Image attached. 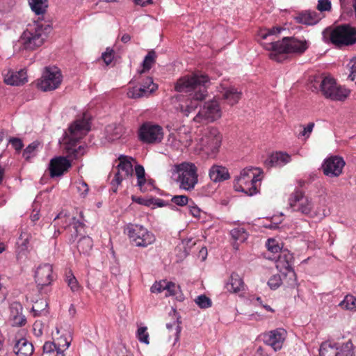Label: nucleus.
<instances>
[{
  "label": "nucleus",
  "instance_id": "56",
  "mask_svg": "<svg viewBox=\"0 0 356 356\" xmlns=\"http://www.w3.org/2000/svg\"><path fill=\"white\" fill-rule=\"evenodd\" d=\"M132 200L134 202H137L141 205L149 207L152 205V198L150 199H144L142 197H137L135 196H132Z\"/></svg>",
  "mask_w": 356,
  "mask_h": 356
},
{
  "label": "nucleus",
  "instance_id": "28",
  "mask_svg": "<svg viewBox=\"0 0 356 356\" xmlns=\"http://www.w3.org/2000/svg\"><path fill=\"white\" fill-rule=\"evenodd\" d=\"M131 157H129L125 155H120L118 157L119 163L117 165V168L119 170L124 172V177H128L133 175L134 170L133 165L131 162Z\"/></svg>",
  "mask_w": 356,
  "mask_h": 356
},
{
  "label": "nucleus",
  "instance_id": "36",
  "mask_svg": "<svg viewBox=\"0 0 356 356\" xmlns=\"http://www.w3.org/2000/svg\"><path fill=\"white\" fill-rule=\"evenodd\" d=\"M135 173L137 177V186L143 191L142 188L146 183L145 168L142 165L137 164L135 166Z\"/></svg>",
  "mask_w": 356,
  "mask_h": 356
},
{
  "label": "nucleus",
  "instance_id": "45",
  "mask_svg": "<svg viewBox=\"0 0 356 356\" xmlns=\"http://www.w3.org/2000/svg\"><path fill=\"white\" fill-rule=\"evenodd\" d=\"M266 247L268 251L274 254H280V251L282 250L277 241L273 238L268 239L266 242Z\"/></svg>",
  "mask_w": 356,
  "mask_h": 356
},
{
  "label": "nucleus",
  "instance_id": "19",
  "mask_svg": "<svg viewBox=\"0 0 356 356\" xmlns=\"http://www.w3.org/2000/svg\"><path fill=\"white\" fill-rule=\"evenodd\" d=\"M72 164L69 159L64 156H58L50 161L49 170L51 177L63 175L71 168Z\"/></svg>",
  "mask_w": 356,
  "mask_h": 356
},
{
  "label": "nucleus",
  "instance_id": "37",
  "mask_svg": "<svg viewBox=\"0 0 356 356\" xmlns=\"http://www.w3.org/2000/svg\"><path fill=\"white\" fill-rule=\"evenodd\" d=\"M339 305L346 310H356V298L352 295H347Z\"/></svg>",
  "mask_w": 356,
  "mask_h": 356
},
{
  "label": "nucleus",
  "instance_id": "10",
  "mask_svg": "<svg viewBox=\"0 0 356 356\" xmlns=\"http://www.w3.org/2000/svg\"><path fill=\"white\" fill-rule=\"evenodd\" d=\"M289 204L293 211L312 216L314 204L312 199L305 196L302 191L296 188L289 198Z\"/></svg>",
  "mask_w": 356,
  "mask_h": 356
},
{
  "label": "nucleus",
  "instance_id": "33",
  "mask_svg": "<svg viewBox=\"0 0 356 356\" xmlns=\"http://www.w3.org/2000/svg\"><path fill=\"white\" fill-rule=\"evenodd\" d=\"M165 290L168 292L166 296H175V298L178 301H183L184 299V295L181 292L180 286L177 285L175 283L172 282H167V284L165 286Z\"/></svg>",
  "mask_w": 356,
  "mask_h": 356
},
{
  "label": "nucleus",
  "instance_id": "5",
  "mask_svg": "<svg viewBox=\"0 0 356 356\" xmlns=\"http://www.w3.org/2000/svg\"><path fill=\"white\" fill-rule=\"evenodd\" d=\"M323 36L337 47L350 46L356 43V29L346 24L328 27L323 31Z\"/></svg>",
  "mask_w": 356,
  "mask_h": 356
},
{
  "label": "nucleus",
  "instance_id": "6",
  "mask_svg": "<svg viewBox=\"0 0 356 356\" xmlns=\"http://www.w3.org/2000/svg\"><path fill=\"white\" fill-rule=\"evenodd\" d=\"M174 172L178 175L176 182L179 188L191 191L198 182L197 166L191 162H182L174 166Z\"/></svg>",
  "mask_w": 356,
  "mask_h": 356
},
{
  "label": "nucleus",
  "instance_id": "62",
  "mask_svg": "<svg viewBox=\"0 0 356 356\" xmlns=\"http://www.w3.org/2000/svg\"><path fill=\"white\" fill-rule=\"evenodd\" d=\"M26 322V318L22 314L19 315L18 319L15 321V324L19 326H22V325H25Z\"/></svg>",
  "mask_w": 356,
  "mask_h": 356
},
{
  "label": "nucleus",
  "instance_id": "47",
  "mask_svg": "<svg viewBox=\"0 0 356 356\" xmlns=\"http://www.w3.org/2000/svg\"><path fill=\"white\" fill-rule=\"evenodd\" d=\"M138 339L140 342L149 344V334L147 332L146 327H140L138 330Z\"/></svg>",
  "mask_w": 356,
  "mask_h": 356
},
{
  "label": "nucleus",
  "instance_id": "30",
  "mask_svg": "<svg viewBox=\"0 0 356 356\" xmlns=\"http://www.w3.org/2000/svg\"><path fill=\"white\" fill-rule=\"evenodd\" d=\"M234 188L236 191L243 192L249 196H252L257 193L256 186H250L249 185H245L244 181L238 180V177H236L234 181Z\"/></svg>",
  "mask_w": 356,
  "mask_h": 356
},
{
  "label": "nucleus",
  "instance_id": "2",
  "mask_svg": "<svg viewBox=\"0 0 356 356\" xmlns=\"http://www.w3.org/2000/svg\"><path fill=\"white\" fill-rule=\"evenodd\" d=\"M264 48L270 51L269 58L278 63L286 58V54H303L309 48V42L296 37H284L281 40L265 43Z\"/></svg>",
  "mask_w": 356,
  "mask_h": 356
},
{
  "label": "nucleus",
  "instance_id": "23",
  "mask_svg": "<svg viewBox=\"0 0 356 356\" xmlns=\"http://www.w3.org/2000/svg\"><path fill=\"white\" fill-rule=\"evenodd\" d=\"M13 350L17 356H31L34 348L32 343L22 337L16 339Z\"/></svg>",
  "mask_w": 356,
  "mask_h": 356
},
{
  "label": "nucleus",
  "instance_id": "9",
  "mask_svg": "<svg viewBox=\"0 0 356 356\" xmlns=\"http://www.w3.org/2000/svg\"><path fill=\"white\" fill-rule=\"evenodd\" d=\"M269 259H275L276 267L285 276H289V285L294 286L296 285V274L292 267L294 261V257L287 249L280 251L277 256L274 258L268 257Z\"/></svg>",
  "mask_w": 356,
  "mask_h": 356
},
{
  "label": "nucleus",
  "instance_id": "59",
  "mask_svg": "<svg viewBox=\"0 0 356 356\" xmlns=\"http://www.w3.org/2000/svg\"><path fill=\"white\" fill-rule=\"evenodd\" d=\"M348 66L350 68V74L348 77L351 79L356 74V58L352 59L350 61Z\"/></svg>",
  "mask_w": 356,
  "mask_h": 356
},
{
  "label": "nucleus",
  "instance_id": "20",
  "mask_svg": "<svg viewBox=\"0 0 356 356\" xmlns=\"http://www.w3.org/2000/svg\"><path fill=\"white\" fill-rule=\"evenodd\" d=\"M52 266L49 264L39 266L35 272V281L38 287L41 290L52 282Z\"/></svg>",
  "mask_w": 356,
  "mask_h": 356
},
{
  "label": "nucleus",
  "instance_id": "61",
  "mask_svg": "<svg viewBox=\"0 0 356 356\" xmlns=\"http://www.w3.org/2000/svg\"><path fill=\"white\" fill-rule=\"evenodd\" d=\"M189 212L191 213V214L193 216H194L195 218L200 217V209L196 205H195V206L189 205Z\"/></svg>",
  "mask_w": 356,
  "mask_h": 356
},
{
  "label": "nucleus",
  "instance_id": "13",
  "mask_svg": "<svg viewBox=\"0 0 356 356\" xmlns=\"http://www.w3.org/2000/svg\"><path fill=\"white\" fill-rule=\"evenodd\" d=\"M221 116V110L216 101L205 102L203 107L200 108L198 113L195 116L193 120L195 122H211Z\"/></svg>",
  "mask_w": 356,
  "mask_h": 356
},
{
  "label": "nucleus",
  "instance_id": "8",
  "mask_svg": "<svg viewBox=\"0 0 356 356\" xmlns=\"http://www.w3.org/2000/svg\"><path fill=\"white\" fill-rule=\"evenodd\" d=\"M320 90L325 98L334 101H343L350 94L348 89L338 85L335 79L330 76L321 78Z\"/></svg>",
  "mask_w": 356,
  "mask_h": 356
},
{
  "label": "nucleus",
  "instance_id": "49",
  "mask_svg": "<svg viewBox=\"0 0 356 356\" xmlns=\"http://www.w3.org/2000/svg\"><path fill=\"white\" fill-rule=\"evenodd\" d=\"M167 284L166 280H161L156 282L151 287L150 290L152 293H161L165 290V286Z\"/></svg>",
  "mask_w": 356,
  "mask_h": 356
},
{
  "label": "nucleus",
  "instance_id": "50",
  "mask_svg": "<svg viewBox=\"0 0 356 356\" xmlns=\"http://www.w3.org/2000/svg\"><path fill=\"white\" fill-rule=\"evenodd\" d=\"M113 50L109 48H107L106 51L102 54V58L106 65H108L113 60Z\"/></svg>",
  "mask_w": 356,
  "mask_h": 356
},
{
  "label": "nucleus",
  "instance_id": "16",
  "mask_svg": "<svg viewBox=\"0 0 356 356\" xmlns=\"http://www.w3.org/2000/svg\"><path fill=\"white\" fill-rule=\"evenodd\" d=\"M222 139V134L217 128L209 127L201 138V143L203 147L216 152L221 145Z\"/></svg>",
  "mask_w": 356,
  "mask_h": 356
},
{
  "label": "nucleus",
  "instance_id": "21",
  "mask_svg": "<svg viewBox=\"0 0 356 356\" xmlns=\"http://www.w3.org/2000/svg\"><path fill=\"white\" fill-rule=\"evenodd\" d=\"M26 72L24 70L19 71L9 70L4 74V82L10 86H20L27 82Z\"/></svg>",
  "mask_w": 356,
  "mask_h": 356
},
{
  "label": "nucleus",
  "instance_id": "53",
  "mask_svg": "<svg viewBox=\"0 0 356 356\" xmlns=\"http://www.w3.org/2000/svg\"><path fill=\"white\" fill-rule=\"evenodd\" d=\"M58 348H60L59 346H57V345L54 342L47 341L43 345V351L47 353H50L54 352V350L56 351V349Z\"/></svg>",
  "mask_w": 356,
  "mask_h": 356
},
{
  "label": "nucleus",
  "instance_id": "64",
  "mask_svg": "<svg viewBox=\"0 0 356 356\" xmlns=\"http://www.w3.org/2000/svg\"><path fill=\"white\" fill-rule=\"evenodd\" d=\"M134 1L136 5H139L142 7L151 4L150 3H147L146 0H134Z\"/></svg>",
  "mask_w": 356,
  "mask_h": 356
},
{
  "label": "nucleus",
  "instance_id": "57",
  "mask_svg": "<svg viewBox=\"0 0 356 356\" xmlns=\"http://www.w3.org/2000/svg\"><path fill=\"white\" fill-rule=\"evenodd\" d=\"M77 190L81 193V195H86L89 191L88 184L84 181H81L77 186Z\"/></svg>",
  "mask_w": 356,
  "mask_h": 356
},
{
  "label": "nucleus",
  "instance_id": "39",
  "mask_svg": "<svg viewBox=\"0 0 356 356\" xmlns=\"http://www.w3.org/2000/svg\"><path fill=\"white\" fill-rule=\"evenodd\" d=\"M282 31H285V29L281 26H274L270 29H266L261 31L260 36L262 39H266L268 37L271 35H277Z\"/></svg>",
  "mask_w": 356,
  "mask_h": 356
},
{
  "label": "nucleus",
  "instance_id": "26",
  "mask_svg": "<svg viewBox=\"0 0 356 356\" xmlns=\"http://www.w3.org/2000/svg\"><path fill=\"white\" fill-rule=\"evenodd\" d=\"M220 92L226 102L232 106L237 104L242 95L241 91L234 87L223 88Z\"/></svg>",
  "mask_w": 356,
  "mask_h": 356
},
{
  "label": "nucleus",
  "instance_id": "35",
  "mask_svg": "<svg viewBox=\"0 0 356 356\" xmlns=\"http://www.w3.org/2000/svg\"><path fill=\"white\" fill-rule=\"evenodd\" d=\"M230 234L233 239L240 243L244 242L248 236L246 230L243 227H236L231 230Z\"/></svg>",
  "mask_w": 356,
  "mask_h": 356
},
{
  "label": "nucleus",
  "instance_id": "54",
  "mask_svg": "<svg viewBox=\"0 0 356 356\" xmlns=\"http://www.w3.org/2000/svg\"><path fill=\"white\" fill-rule=\"evenodd\" d=\"M9 143L17 152L20 151L23 147V143L19 138H12L10 139Z\"/></svg>",
  "mask_w": 356,
  "mask_h": 356
},
{
  "label": "nucleus",
  "instance_id": "52",
  "mask_svg": "<svg viewBox=\"0 0 356 356\" xmlns=\"http://www.w3.org/2000/svg\"><path fill=\"white\" fill-rule=\"evenodd\" d=\"M67 284L72 292H76L79 289V283L74 275L67 278Z\"/></svg>",
  "mask_w": 356,
  "mask_h": 356
},
{
  "label": "nucleus",
  "instance_id": "18",
  "mask_svg": "<svg viewBox=\"0 0 356 356\" xmlns=\"http://www.w3.org/2000/svg\"><path fill=\"white\" fill-rule=\"evenodd\" d=\"M286 336V331L284 329L277 328L264 334L263 340L276 351L282 348Z\"/></svg>",
  "mask_w": 356,
  "mask_h": 356
},
{
  "label": "nucleus",
  "instance_id": "27",
  "mask_svg": "<svg viewBox=\"0 0 356 356\" xmlns=\"http://www.w3.org/2000/svg\"><path fill=\"white\" fill-rule=\"evenodd\" d=\"M258 170L257 168H250L243 169L238 176V180L244 181L245 185H249L250 186H256V183L260 181L259 175H257L254 172Z\"/></svg>",
  "mask_w": 356,
  "mask_h": 356
},
{
  "label": "nucleus",
  "instance_id": "4",
  "mask_svg": "<svg viewBox=\"0 0 356 356\" xmlns=\"http://www.w3.org/2000/svg\"><path fill=\"white\" fill-rule=\"evenodd\" d=\"M90 130V122L89 120L83 118L76 120L68 128L69 140L67 145V152L68 155L77 159L83 155V147L79 145L76 147V143L84 135Z\"/></svg>",
  "mask_w": 356,
  "mask_h": 356
},
{
  "label": "nucleus",
  "instance_id": "41",
  "mask_svg": "<svg viewBox=\"0 0 356 356\" xmlns=\"http://www.w3.org/2000/svg\"><path fill=\"white\" fill-rule=\"evenodd\" d=\"M195 302L202 309H207L212 305L211 299L205 295L198 296L195 298Z\"/></svg>",
  "mask_w": 356,
  "mask_h": 356
},
{
  "label": "nucleus",
  "instance_id": "25",
  "mask_svg": "<svg viewBox=\"0 0 356 356\" xmlns=\"http://www.w3.org/2000/svg\"><path fill=\"white\" fill-rule=\"evenodd\" d=\"M291 161V156L281 152L272 154L265 161V165L268 167L282 166Z\"/></svg>",
  "mask_w": 356,
  "mask_h": 356
},
{
  "label": "nucleus",
  "instance_id": "22",
  "mask_svg": "<svg viewBox=\"0 0 356 356\" xmlns=\"http://www.w3.org/2000/svg\"><path fill=\"white\" fill-rule=\"evenodd\" d=\"M209 176L215 183L224 181L230 177L227 168L220 165H213L209 170Z\"/></svg>",
  "mask_w": 356,
  "mask_h": 356
},
{
  "label": "nucleus",
  "instance_id": "7",
  "mask_svg": "<svg viewBox=\"0 0 356 356\" xmlns=\"http://www.w3.org/2000/svg\"><path fill=\"white\" fill-rule=\"evenodd\" d=\"M124 232L137 247L146 248L156 240L155 236L152 232L138 224H128L124 229Z\"/></svg>",
  "mask_w": 356,
  "mask_h": 356
},
{
  "label": "nucleus",
  "instance_id": "15",
  "mask_svg": "<svg viewBox=\"0 0 356 356\" xmlns=\"http://www.w3.org/2000/svg\"><path fill=\"white\" fill-rule=\"evenodd\" d=\"M163 138V129L159 125L144 124L139 129V138L146 143H160Z\"/></svg>",
  "mask_w": 356,
  "mask_h": 356
},
{
  "label": "nucleus",
  "instance_id": "29",
  "mask_svg": "<svg viewBox=\"0 0 356 356\" xmlns=\"http://www.w3.org/2000/svg\"><path fill=\"white\" fill-rule=\"evenodd\" d=\"M243 288V282L239 275L233 273L229 282L226 284V289L229 292L237 293Z\"/></svg>",
  "mask_w": 356,
  "mask_h": 356
},
{
  "label": "nucleus",
  "instance_id": "43",
  "mask_svg": "<svg viewBox=\"0 0 356 356\" xmlns=\"http://www.w3.org/2000/svg\"><path fill=\"white\" fill-rule=\"evenodd\" d=\"M39 143L33 142L29 145L23 152V157L26 160H29L30 158L34 156V152L38 147Z\"/></svg>",
  "mask_w": 356,
  "mask_h": 356
},
{
  "label": "nucleus",
  "instance_id": "40",
  "mask_svg": "<svg viewBox=\"0 0 356 356\" xmlns=\"http://www.w3.org/2000/svg\"><path fill=\"white\" fill-rule=\"evenodd\" d=\"M124 178V175L123 176L120 173V170L118 169L117 172H115L114 175V177L111 181V191L115 193L118 191V187L121 184L123 179Z\"/></svg>",
  "mask_w": 356,
  "mask_h": 356
},
{
  "label": "nucleus",
  "instance_id": "31",
  "mask_svg": "<svg viewBox=\"0 0 356 356\" xmlns=\"http://www.w3.org/2000/svg\"><path fill=\"white\" fill-rule=\"evenodd\" d=\"M29 4L32 11L38 15H43L48 8L47 0H29Z\"/></svg>",
  "mask_w": 356,
  "mask_h": 356
},
{
  "label": "nucleus",
  "instance_id": "1",
  "mask_svg": "<svg viewBox=\"0 0 356 356\" xmlns=\"http://www.w3.org/2000/svg\"><path fill=\"white\" fill-rule=\"evenodd\" d=\"M210 84L209 77L202 73H193L179 78L175 86L179 92L188 93L189 102L186 104L188 112L194 111L200 102L207 96V88Z\"/></svg>",
  "mask_w": 356,
  "mask_h": 356
},
{
  "label": "nucleus",
  "instance_id": "34",
  "mask_svg": "<svg viewBox=\"0 0 356 356\" xmlns=\"http://www.w3.org/2000/svg\"><path fill=\"white\" fill-rule=\"evenodd\" d=\"M155 58L156 52L154 50L149 51L143 61V70L140 71V73L142 74L146 71H149L151 69L152 64L154 63Z\"/></svg>",
  "mask_w": 356,
  "mask_h": 356
},
{
  "label": "nucleus",
  "instance_id": "3",
  "mask_svg": "<svg viewBox=\"0 0 356 356\" xmlns=\"http://www.w3.org/2000/svg\"><path fill=\"white\" fill-rule=\"evenodd\" d=\"M51 31L52 26L49 24L34 22L26 26L19 42L24 49L35 50L44 43Z\"/></svg>",
  "mask_w": 356,
  "mask_h": 356
},
{
  "label": "nucleus",
  "instance_id": "32",
  "mask_svg": "<svg viewBox=\"0 0 356 356\" xmlns=\"http://www.w3.org/2000/svg\"><path fill=\"white\" fill-rule=\"evenodd\" d=\"M92 246V239L88 236H82L77 242V249L81 254L88 255Z\"/></svg>",
  "mask_w": 356,
  "mask_h": 356
},
{
  "label": "nucleus",
  "instance_id": "51",
  "mask_svg": "<svg viewBox=\"0 0 356 356\" xmlns=\"http://www.w3.org/2000/svg\"><path fill=\"white\" fill-rule=\"evenodd\" d=\"M317 9L321 11H329L331 9V2L329 0H318Z\"/></svg>",
  "mask_w": 356,
  "mask_h": 356
},
{
  "label": "nucleus",
  "instance_id": "63",
  "mask_svg": "<svg viewBox=\"0 0 356 356\" xmlns=\"http://www.w3.org/2000/svg\"><path fill=\"white\" fill-rule=\"evenodd\" d=\"M120 353H118V356H133V355L127 350L125 348H121L120 349Z\"/></svg>",
  "mask_w": 356,
  "mask_h": 356
},
{
  "label": "nucleus",
  "instance_id": "12",
  "mask_svg": "<svg viewBox=\"0 0 356 356\" xmlns=\"http://www.w3.org/2000/svg\"><path fill=\"white\" fill-rule=\"evenodd\" d=\"M61 81L62 75L57 68L46 67L38 86L42 91H51L56 89Z\"/></svg>",
  "mask_w": 356,
  "mask_h": 356
},
{
  "label": "nucleus",
  "instance_id": "48",
  "mask_svg": "<svg viewBox=\"0 0 356 356\" xmlns=\"http://www.w3.org/2000/svg\"><path fill=\"white\" fill-rule=\"evenodd\" d=\"M188 197L186 195H175L172 197L171 201L177 206L183 207L188 204Z\"/></svg>",
  "mask_w": 356,
  "mask_h": 356
},
{
  "label": "nucleus",
  "instance_id": "42",
  "mask_svg": "<svg viewBox=\"0 0 356 356\" xmlns=\"http://www.w3.org/2000/svg\"><path fill=\"white\" fill-rule=\"evenodd\" d=\"M10 310L14 321H16L18 319L19 315L22 314L23 307L19 302H13L10 305Z\"/></svg>",
  "mask_w": 356,
  "mask_h": 356
},
{
  "label": "nucleus",
  "instance_id": "17",
  "mask_svg": "<svg viewBox=\"0 0 356 356\" xmlns=\"http://www.w3.org/2000/svg\"><path fill=\"white\" fill-rule=\"evenodd\" d=\"M346 163L342 157L332 156L323 161L322 170L323 174L330 177H337L341 173Z\"/></svg>",
  "mask_w": 356,
  "mask_h": 356
},
{
  "label": "nucleus",
  "instance_id": "11",
  "mask_svg": "<svg viewBox=\"0 0 356 356\" xmlns=\"http://www.w3.org/2000/svg\"><path fill=\"white\" fill-rule=\"evenodd\" d=\"M319 355L320 356H354L353 344L349 340L338 347L337 343L331 344L325 341L321 345Z\"/></svg>",
  "mask_w": 356,
  "mask_h": 356
},
{
  "label": "nucleus",
  "instance_id": "44",
  "mask_svg": "<svg viewBox=\"0 0 356 356\" xmlns=\"http://www.w3.org/2000/svg\"><path fill=\"white\" fill-rule=\"evenodd\" d=\"M281 284L282 278L280 275L279 274L273 275L270 277V279L268 281V285L273 290H275L277 288H279Z\"/></svg>",
  "mask_w": 356,
  "mask_h": 356
},
{
  "label": "nucleus",
  "instance_id": "58",
  "mask_svg": "<svg viewBox=\"0 0 356 356\" xmlns=\"http://www.w3.org/2000/svg\"><path fill=\"white\" fill-rule=\"evenodd\" d=\"M314 127V122H309L306 127L304 128L303 131L300 133L301 136H307V137L312 133L313 128Z\"/></svg>",
  "mask_w": 356,
  "mask_h": 356
},
{
  "label": "nucleus",
  "instance_id": "60",
  "mask_svg": "<svg viewBox=\"0 0 356 356\" xmlns=\"http://www.w3.org/2000/svg\"><path fill=\"white\" fill-rule=\"evenodd\" d=\"M152 205H155L158 207H163L168 205L169 204L160 198H152Z\"/></svg>",
  "mask_w": 356,
  "mask_h": 356
},
{
  "label": "nucleus",
  "instance_id": "38",
  "mask_svg": "<svg viewBox=\"0 0 356 356\" xmlns=\"http://www.w3.org/2000/svg\"><path fill=\"white\" fill-rule=\"evenodd\" d=\"M48 306V303L44 299H40L37 300L32 307V312L34 316H40Z\"/></svg>",
  "mask_w": 356,
  "mask_h": 356
},
{
  "label": "nucleus",
  "instance_id": "55",
  "mask_svg": "<svg viewBox=\"0 0 356 356\" xmlns=\"http://www.w3.org/2000/svg\"><path fill=\"white\" fill-rule=\"evenodd\" d=\"M29 243V239L27 235L25 234L24 235L22 234L19 238L17 240V244L21 246L22 250H26L27 248V244Z\"/></svg>",
  "mask_w": 356,
  "mask_h": 356
},
{
  "label": "nucleus",
  "instance_id": "14",
  "mask_svg": "<svg viewBox=\"0 0 356 356\" xmlns=\"http://www.w3.org/2000/svg\"><path fill=\"white\" fill-rule=\"evenodd\" d=\"M158 86L153 81L152 77H146L141 83L130 87L127 91V97L131 99L147 97L152 94Z\"/></svg>",
  "mask_w": 356,
  "mask_h": 356
},
{
  "label": "nucleus",
  "instance_id": "46",
  "mask_svg": "<svg viewBox=\"0 0 356 356\" xmlns=\"http://www.w3.org/2000/svg\"><path fill=\"white\" fill-rule=\"evenodd\" d=\"M70 225L73 226L76 235L81 234V229H83L85 227L84 223L81 220H77L75 217L70 218Z\"/></svg>",
  "mask_w": 356,
  "mask_h": 356
},
{
  "label": "nucleus",
  "instance_id": "24",
  "mask_svg": "<svg viewBox=\"0 0 356 356\" xmlns=\"http://www.w3.org/2000/svg\"><path fill=\"white\" fill-rule=\"evenodd\" d=\"M295 19L299 24L311 26L317 24L321 19V16L316 11L305 10L298 13Z\"/></svg>",
  "mask_w": 356,
  "mask_h": 356
}]
</instances>
